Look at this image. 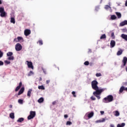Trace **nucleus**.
<instances>
[{
  "mask_svg": "<svg viewBox=\"0 0 127 127\" xmlns=\"http://www.w3.org/2000/svg\"><path fill=\"white\" fill-rule=\"evenodd\" d=\"M24 121V119L23 118H19L17 121V123H22Z\"/></svg>",
  "mask_w": 127,
  "mask_h": 127,
  "instance_id": "obj_21",
  "label": "nucleus"
},
{
  "mask_svg": "<svg viewBox=\"0 0 127 127\" xmlns=\"http://www.w3.org/2000/svg\"><path fill=\"white\" fill-rule=\"evenodd\" d=\"M22 85V83L20 82L19 84V86L21 87Z\"/></svg>",
  "mask_w": 127,
  "mask_h": 127,
  "instance_id": "obj_51",
  "label": "nucleus"
},
{
  "mask_svg": "<svg viewBox=\"0 0 127 127\" xmlns=\"http://www.w3.org/2000/svg\"><path fill=\"white\" fill-rule=\"evenodd\" d=\"M72 94L73 95V97H74V98H76V95H75L76 94V92L75 91H72Z\"/></svg>",
  "mask_w": 127,
  "mask_h": 127,
  "instance_id": "obj_42",
  "label": "nucleus"
},
{
  "mask_svg": "<svg viewBox=\"0 0 127 127\" xmlns=\"http://www.w3.org/2000/svg\"><path fill=\"white\" fill-rule=\"evenodd\" d=\"M26 62L27 63V65L28 66V68H30L32 69V70H33L34 67H33V64H32V62H29L28 61H27Z\"/></svg>",
  "mask_w": 127,
  "mask_h": 127,
  "instance_id": "obj_7",
  "label": "nucleus"
},
{
  "mask_svg": "<svg viewBox=\"0 0 127 127\" xmlns=\"http://www.w3.org/2000/svg\"><path fill=\"white\" fill-rule=\"evenodd\" d=\"M32 92V89H29L27 92V96L30 97L31 95V92Z\"/></svg>",
  "mask_w": 127,
  "mask_h": 127,
  "instance_id": "obj_16",
  "label": "nucleus"
},
{
  "mask_svg": "<svg viewBox=\"0 0 127 127\" xmlns=\"http://www.w3.org/2000/svg\"><path fill=\"white\" fill-rule=\"evenodd\" d=\"M110 127H115V125L114 124H111L110 125Z\"/></svg>",
  "mask_w": 127,
  "mask_h": 127,
  "instance_id": "obj_50",
  "label": "nucleus"
},
{
  "mask_svg": "<svg viewBox=\"0 0 127 127\" xmlns=\"http://www.w3.org/2000/svg\"><path fill=\"white\" fill-rule=\"evenodd\" d=\"M109 5H106L105 6V9H109V8H111V2H109L108 3Z\"/></svg>",
  "mask_w": 127,
  "mask_h": 127,
  "instance_id": "obj_17",
  "label": "nucleus"
},
{
  "mask_svg": "<svg viewBox=\"0 0 127 127\" xmlns=\"http://www.w3.org/2000/svg\"><path fill=\"white\" fill-rule=\"evenodd\" d=\"M3 63L2 61H0V66H3Z\"/></svg>",
  "mask_w": 127,
  "mask_h": 127,
  "instance_id": "obj_45",
  "label": "nucleus"
},
{
  "mask_svg": "<svg viewBox=\"0 0 127 127\" xmlns=\"http://www.w3.org/2000/svg\"><path fill=\"white\" fill-rule=\"evenodd\" d=\"M17 39L18 41L19 42V41H21V40H23V39L21 37H18L17 38Z\"/></svg>",
  "mask_w": 127,
  "mask_h": 127,
  "instance_id": "obj_31",
  "label": "nucleus"
},
{
  "mask_svg": "<svg viewBox=\"0 0 127 127\" xmlns=\"http://www.w3.org/2000/svg\"><path fill=\"white\" fill-rule=\"evenodd\" d=\"M50 82V80H47V84H49Z\"/></svg>",
  "mask_w": 127,
  "mask_h": 127,
  "instance_id": "obj_54",
  "label": "nucleus"
},
{
  "mask_svg": "<svg viewBox=\"0 0 127 127\" xmlns=\"http://www.w3.org/2000/svg\"><path fill=\"white\" fill-rule=\"evenodd\" d=\"M113 114L115 117H119L120 116V112L118 111H114Z\"/></svg>",
  "mask_w": 127,
  "mask_h": 127,
  "instance_id": "obj_14",
  "label": "nucleus"
},
{
  "mask_svg": "<svg viewBox=\"0 0 127 127\" xmlns=\"http://www.w3.org/2000/svg\"><path fill=\"white\" fill-rule=\"evenodd\" d=\"M111 37H112V39H115V33H112Z\"/></svg>",
  "mask_w": 127,
  "mask_h": 127,
  "instance_id": "obj_39",
  "label": "nucleus"
},
{
  "mask_svg": "<svg viewBox=\"0 0 127 127\" xmlns=\"http://www.w3.org/2000/svg\"><path fill=\"white\" fill-rule=\"evenodd\" d=\"M1 3H2V2H1V1L0 0V4H1Z\"/></svg>",
  "mask_w": 127,
  "mask_h": 127,
  "instance_id": "obj_56",
  "label": "nucleus"
},
{
  "mask_svg": "<svg viewBox=\"0 0 127 127\" xmlns=\"http://www.w3.org/2000/svg\"><path fill=\"white\" fill-rule=\"evenodd\" d=\"M9 117L11 119H14V113H10L9 115Z\"/></svg>",
  "mask_w": 127,
  "mask_h": 127,
  "instance_id": "obj_27",
  "label": "nucleus"
},
{
  "mask_svg": "<svg viewBox=\"0 0 127 127\" xmlns=\"http://www.w3.org/2000/svg\"><path fill=\"white\" fill-rule=\"evenodd\" d=\"M64 119H67V118H68V115H65L64 116Z\"/></svg>",
  "mask_w": 127,
  "mask_h": 127,
  "instance_id": "obj_49",
  "label": "nucleus"
},
{
  "mask_svg": "<svg viewBox=\"0 0 127 127\" xmlns=\"http://www.w3.org/2000/svg\"><path fill=\"white\" fill-rule=\"evenodd\" d=\"M18 103L20 104V105H23V100L22 99H19L18 100Z\"/></svg>",
  "mask_w": 127,
  "mask_h": 127,
  "instance_id": "obj_28",
  "label": "nucleus"
},
{
  "mask_svg": "<svg viewBox=\"0 0 127 127\" xmlns=\"http://www.w3.org/2000/svg\"><path fill=\"white\" fill-rule=\"evenodd\" d=\"M44 101V98L43 97H41L40 99L38 100V103H43Z\"/></svg>",
  "mask_w": 127,
  "mask_h": 127,
  "instance_id": "obj_19",
  "label": "nucleus"
},
{
  "mask_svg": "<svg viewBox=\"0 0 127 127\" xmlns=\"http://www.w3.org/2000/svg\"><path fill=\"white\" fill-rule=\"evenodd\" d=\"M23 92H24V87H22L20 89V90H19V91L18 93V96L21 95V94H22V93H23Z\"/></svg>",
  "mask_w": 127,
  "mask_h": 127,
  "instance_id": "obj_13",
  "label": "nucleus"
},
{
  "mask_svg": "<svg viewBox=\"0 0 127 127\" xmlns=\"http://www.w3.org/2000/svg\"><path fill=\"white\" fill-rule=\"evenodd\" d=\"M94 116V112L88 113L86 114L85 117H88V119H91Z\"/></svg>",
  "mask_w": 127,
  "mask_h": 127,
  "instance_id": "obj_9",
  "label": "nucleus"
},
{
  "mask_svg": "<svg viewBox=\"0 0 127 127\" xmlns=\"http://www.w3.org/2000/svg\"><path fill=\"white\" fill-rule=\"evenodd\" d=\"M113 101H114V97L112 95H109L103 99V103H111Z\"/></svg>",
  "mask_w": 127,
  "mask_h": 127,
  "instance_id": "obj_1",
  "label": "nucleus"
},
{
  "mask_svg": "<svg viewBox=\"0 0 127 127\" xmlns=\"http://www.w3.org/2000/svg\"><path fill=\"white\" fill-rule=\"evenodd\" d=\"M105 91V89L104 88H100L99 90H96L93 92L94 96H95L96 98H97L98 100H100L101 99V97L99 95H100L101 93L104 92Z\"/></svg>",
  "mask_w": 127,
  "mask_h": 127,
  "instance_id": "obj_2",
  "label": "nucleus"
},
{
  "mask_svg": "<svg viewBox=\"0 0 127 127\" xmlns=\"http://www.w3.org/2000/svg\"><path fill=\"white\" fill-rule=\"evenodd\" d=\"M35 115H36L35 111H30V115L27 117L28 120H32V119L35 117Z\"/></svg>",
  "mask_w": 127,
  "mask_h": 127,
  "instance_id": "obj_5",
  "label": "nucleus"
},
{
  "mask_svg": "<svg viewBox=\"0 0 127 127\" xmlns=\"http://www.w3.org/2000/svg\"><path fill=\"white\" fill-rule=\"evenodd\" d=\"M91 99L92 100V101H95L96 100V98H95L94 96H91Z\"/></svg>",
  "mask_w": 127,
  "mask_h": 127,
  "instance_id": "obj_43",
  "label": "nucleus"
},
{
  "mask_svg": "<svg viewBox=\"0 0 127 127\" xmlns=\"http://www.w3.org/2000/svg\"><path fill=\"white\" fill-rule=\"evenodd\" d=\"M30 33H31V31H30V30L27 29L24 30V34L25 36H28Z\"/></svg>",
  "mask_w": 127,
  "mask_h": 127,
  "instance_id": "obj_8",
  "label": "nucleus"
},
{
  "mask_svg": "<svg viewBox=\"0 0 127 127\" xmlns=\"http://www.w3.org/2000/svg\"><path fill=\"white\" fill-rule=\"evenodd\" d=\"M101 121V123H104L106 122V120L105 119V118L102 119Z\"/></svg>",
  "mask_w": 127,
  "mask_h": 127,
  "instance_id": "obj_46",
  "label": "nucleus"
},
{
  "mask_svg": "<svg viewBox=\"0 0 127 127\" xmlns=\"http://www.w3.org/2000/svg\"><path fill=\"white\" fill-rule=\"evenodd\" d=\"M38 89L39 90H45V87L43 85H41L38 86Z\"/></svg>",
  "mask_w": 127,
  "mask_h": 127,
  "instance_id": "obj_26",
  "label": "nucleus"
},
{
  "mask_svg": "<svg viewBox=\"0 0 127 127\" xmlns=\"http://www.w3.org/2000/svg\"><path fill=\"white\" fill-rule=\"evenodd\" d=\"M84 64L85 65V66H88L89 65V63L88 61H86L84 62Z\"/></svg>",
  "mask_w": 127,
  "mask_h": 127,
  "instance_id": "obj_41",
  "label": "nucleus"
},
{
  "mask_svg": "<svg viewBox=\"0 0 127 127\" xmlns=\"http://www.w3.org/2000/svg\"><path fill=\"white\" fill-rule=\"evenodd\" d=\"M125 6H127V0L125 2Z\"/></svg>",
  "mask_w": 127,
  "mask_h": 127,
  "instance_id": "obj_52",
  "label": "nucleus"
},
{
  "mask_svg": "<svg viewBox=\"0 0 127 127\" xmlns=\"http://www.w3.org/2000/svg\"><path fill=\"white\" fill-rule=\"evenodd\" d=\"M20 86H19V85L18 86L16 87L15 91V92H17V91H18V90H19V89H20Z\"/></svg>",
  "mask_w": 127,
  "mask_h": 127,
  "instance_id": "obj_36",
  "label": "nucleus"
},
{
  "mask_svg": "<svg viewBox=\"0 0 127 127\" xmlns=\"http://www.w3.org/2000/svg\"><path fill=\"white\" fill-rule=\"evenodd\" d=\"M101 115H103L104 114H105V112L104 111H100Z\"/></svg>",
  "mask_w": 127,
  "mask_h": 127,
  "instance_id": "obj_48",
  "label": "nucleus"
},
{
  "mask_svg": "<svg viewBox=\"0 0 127 127\" xmlns=\"http://www.w3.org/2000/svg\"><path fill=\"white\" fill-rule=\"evenodd\" d=\"M14 57L13 56H11L8 58V60H14Z\"/></svg>",
  "mask_w": 127,
  "mask_h": 127,
  "instance_id": "obj_30",
  "label": "nucleus"
},
{
  "mask_svg": "<svg viewBox=\"0 0 127 127\" xmlns=\"http://www.w3.org/2000/svg\"><path fill=\"white\" fill-rule=\"evenodd\" d=\"M71 125H72V122L70 121H67L66 122V126H71Z\"/></svg>",
  "mask_w": 127,
  "mask_h": 127,
  "instance_id": "obj_33",
  "label": "nucleus"
},
{
  "mask_svg": "<svg viewBox=\"0 0 127 127\" xmlns=\"http://www.w3.org/2000/svg\"><path fill=\"white\" fill-rule=\"evenodd\" d=\"M31 75H33V71H30L28 74V76H31Z\"/></svg>",
  "mask_w": 127,
  "mask_h": 127,
  "instance_id": "obj_38",
  "label": "nucleus"
},
{
  "mask_svg": "<svg viewBox=\"0 0 127 127\" xmlns=\"http://www.w3.org/2000/svg\"><path fill=\"white\" fill-rule=\"evenodd\" d=\"M55 104H56V101H54L53 102V105H55Z\"/></svg>",
  "mask_w": 127,
  "mask_h": 127,
  "instance_id": "obj_53",
  "label": "nucleus"
},
{
  "mask_svg": "<svg viewBox=\"0 0 127 127\" xmlns=\"http://www.w3.org/2000/svg\"><path fill=\"white\" fill-rule=\"evenodd\" d=\"M14 42H18V41H17V39L15 38L13 40Z\"/></svg>",
  "mask_w": 127,
  "mask_h": 127,
  "instance_id": "obj_47",
  "label": "nucleus"
},
{
  "mask_svg": "<svg viewBox=\"0 0 127 127\" xmlns=\"http://www.w3.org/2000/svg\"><path fill=\"white\" fill-rule=\"evenodd\" d=\"M0 13L1 17H5L6 16V12L4 11V8L2 7H0Z\"/></svg>",
  "mask_w": 127,
  "mask_h": 127,
  "instance_id": "obj_4",
  "label": "nucleus"
},
{
  "mask_svg": "<svg viewBox=\"0 0 127 127\" xmlns=\"http://www.w3.org/2000/svg\"><path fill=\"white\" fill-rule=\"evenodd\" d=\"M42 70L43 71V72L44 73V74H47V71H46V69L44 68H42Z\"/></svg>",
  "mask_w": 127,
  "mask_h": 127,
  "instance_id": "obj_32",
  "label": "nucleus"
},
{
  "mask_svg": "<svg viewBox=\"0 0 127 127\" xmlns=\"http://www.w3.org/2000/svg\"><path fill=\"white\" fill-rule=\"evenodd\" d=\"M38 43L39 44V45H43V41H42V40H39Z\"/></svg>",
  "mask_w": 127,
  "mask_h": 127,
  "instance_id": "obj_34",
  "label": "nucleus"
},
{
  "mask_svg": "<svg viewBox=\"0 0 127 127\" xmlns=\"http://www.w3.org/2000/svg\"><path fill=\"white\" fill-rule=\"evenodd\" d=\"M126 90V88L124 86H122L119 90V94H121L122 92H124V90Z\"/></svg>",
  "mask_w": 127,
  "mask_h": 127,
  "instance_id": "obj_15",
  "label": "nucleus"
},
{
  "mask_svg": "<svg viewBox=\"0 0 127 127\" xmlns=\"http://www.w3.org/2000/svg\"><path fill=\"white\" fill-rule=\"evenodd\" d=\"M10 22L11 23H13V24H14V23H15V19H14V18H13V17L11 18Z\"/></svg>",
  "mask_w": 127,
  "mask_h": 127,
  "instance_id": "obj_25",
  "label": "nucleus"
},
{
  "mask_svg": "<svg viewBox=\"0 0 127 127\" xmlns=\"http://www.w3.org/2000/svg\"><path fill=\"white\" fill-rule=\"evenodd\" d=\"M122 38H123V39H124V40H126V41H127V35H126L125 34H122L121 35Z\"/></svg>",
  "mask_w": 127,
  "mask_h": 127,
  "instance_id": "obj_12",
  "label": "nucleus"
},
{
  "mask_svg": "<svg viewBox=\"0 0 127 127\" xmlns=\"http://www.w3.org/2000/svg\"><path fill=\"white\" fill-rule=\"evenodd\" d=\"M3 56V53L1 52V51L0 50V58H1Z\"/></svg>",
  "mask_w": 127,
  "mask_h": 127,
  "instance_id": "obj_37",
  "label": "nucleus"
},
{
  "mask_svg": "<svg viewBox=\"0 0 127 127\" xmlns=\"http://www.w3.org/2000/svg\"><path fill=\"white\" fill-rule=\"evenodd\" d=\"M96 77H101V76H102V74H101V73H96Z\"/></svg>",
  "mask_w": 127,
  "mask_h": 127,
  "instance_id": "obj_40",
  "label": "nucleus"
},
{
  "mask_svg": "<svg viewBox=\"0 0 127 127\" xmlns=\"http://www.w3.org/2000/svg\"><path fill=\"white\" fill-rule=\"evenodd\" d=\"M91 85L92 87V89L93 90H95V91H98L100 90L99 87H98V81L96 80H93L91 82Z\"/></svg>",
  "mask_w": 127,
  "mask_h": 127,
  "instance_id": "obj_3",
  "label": "nucleus"
},
{
  "mask_svg": "<svg viewBox=\"0 0 127 127\" xmlns=\"http://www.w3.org/2000/svg\"><path fill=\"white\" fill-rule=\"evenodd\" d=\"M111 18L112 20H114L115 19H117V16H116L115 15H112L111 16Z\"/></svg>",
  "mask_w": 127,
  "mask_h": 127,
  "instance_id": "obj_29",
  "label": "nucleus"
},
{
  "mask_svg": "<svg viewBox=\"0 0 127 127\" xmlns=\"http://www.w3.org/2000/svg\"><path fill=\"white\" fill-rule=\"evenodd\" d=\"M116 14L118 18H121V17H122V14H121V13L116 12Z\"/></svg>",
  "mask_w": 127,
  "mask_h": 127,
  "instance_id": "obj_20",
  "label": "nucleus"
},
{
  "mask_svg": "<svg viewBox=\"0 0 127 127\" xmlns=\"http://www.w3.org/2000/svg\"><path fill=\"white\" fill-rule=\"evenodd\" d=\"M95 123H96V124H98L99 123H102V121L101 120H97L95 122Z\"/></svg>",
  "mask_w": 127,
  "mask_h": 127,
  "instance_id": "obj_44",
  "label": "nucleus"
},
{
  "mask_svg": "<svg viewBox=\"0 0 127 127\" xmlns=\"http://www.w3.org/2000/svg\"><path fill=\"white\" fill-rule=\"evenodd\" d=\"M106 38H107V36L105 34L102 35L100 37V39H106Z\"/></svg>",
  "mask_w": 127,
  "mask_h": 127,
  "instance_id": "obj_24",
  "label": "nucleus"
},
{
  "mask_svg": "<svg viewBox=\"0 0 127 127\" xmlns=\"http://www.w3.org/2000/svg\"><path fill=\"white\" fill-rule=\"evenodd\" d=\"M123 54V50L120 49V51H118L117 53V55H118V56H120V55H122Z\"/></svg>",
  "mask_w": 127,
  "mask_h": 127,
  "instance_id": "obj_18",
  "label": "nucleus"
},
{
  "mask_svg": "<svg viewBox=\"0 0 127 127\" xmlns=\"http://www.w3.org/2000/svg\"><path fill=\"white\" fill-rule=\"evenodd\" d=\"M116 46V41L114 40H111L110 42V47L111 48H114V47Z\"/></svg>",
  "mask_w": 127,
  "mask_h": 127,
  "instance_id": "obj_10",
  "label": "nucleus"
},
{
  "mask_svg": "<svg viewBox=\"0 0 127 127\" xmlns=\"http://www.w3.org/2000/svg\"><path fill=\"white\" fill-rule=\"evenodd\" d=\"M4 63L7 65H8V64H10V62L8 61H4Z\"/></svg>",
  "mask_w": 127,
  "mask_h": 127,
  "instance_id": "obj_35",
  "label": "nucleus"
},
{
  "mask_svg": "<svg viewBox=\"0 0 127 127\" xmlns=\"http://www.w3.org/2000/svg\"><path fill=\"white\" fill-rule=\"evenodd\" d=\"M125 126H126V123H122L121 125L118 124L117 127H125Z\"/></svg>",
  "mask_w": 127,
  "mask_h": 127,
  "instance_id": "obj_22",
  "label": "nucleus"
},
{
  "mask_svg": "<svg viewBox=\"0 0 127 127\" xmlns=\"http://www.w3.org/2000/svg\"><path fill=\"white\" fill-rule=\"evenodd\" d=\"M15 49L16 51H20V50L22 49V46H21V45H20V44L17 43L15 46Z\"/></svg>",
  "mask_w": 127,
  "mask_h": 127,
  "instance_id": "obj_6",
  "label": "nucleus"
},
{
  "mask_svg": "<svg viewBox=\"0 0 127 127\" xmlns=\"http://www.w3.org/2000/svg\"><path fill=\"white\" fill-rule=\"evenodd\" d=\"M7 56H8V57H10V56H12V55H13V53H12V52H9L6 54Z\"/></svg>",
  "mask_w": 127,
  "mask_h": 127,
  "instance_id": "obj_23",
  "label": "nucleus"
},
{
  "mask_svg": "<svg viewBox=\"0 0 127 127\" xmlns=\"http://www.w3.org/2000/svg\"><path fill=\"white\" fill-rule=\"evenodd\" d=\"M126 70H127V67H126Z\"/></svg>",
  "mask_w": 127,
  "mask_h": 127,
  "instance_id": "obj_57",
  "label": "nucleus"
},
{
  "mask_svg": "<svg viewBox=\"0 0 127 127\" xmlns=\"http://www.w3.org/2000/svg\"><path fill=\"white\" fill-rule=\"evenodd\" d=\"M121 26H125V25H127V20H125L120 23Z\"/></svg>",
  "mask_w": 127,
  "mask_h": 127,
  "instance_id": "obj_11",
  "label": "nucleus"
},
{
  "mask_svg": "<svg viewBox=\"0 0 127 127\" xmlns=\"http://www.w3.org/2000/svg\"><path fill=\"white\" fill-rule=\"evenodd\" d=\"M9 108H12V105H10Z\"/></svg>",
  "mask_w": 127,
  "mask_h": 127,
  "instance_id": "obj_55",
  "label": "nucleus"
}]
</instances>
